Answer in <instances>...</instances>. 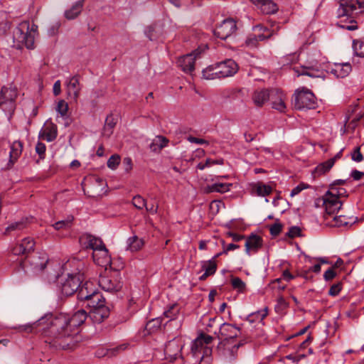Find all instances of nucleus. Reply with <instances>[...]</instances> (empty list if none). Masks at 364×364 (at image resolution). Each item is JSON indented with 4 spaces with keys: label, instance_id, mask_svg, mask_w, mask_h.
<instances>
[{
    "label": "nucleus",
    "instance_id": "nucleus-1",
    "mask_svg": "<svg viewBox=\"0 0 364 364\" xmlns=\"http://www.w3.org/2000/svg\"><path fill=\"white\" fill-rule=\"evenodd\" d=\"M43 317H46V321L43 327L40 328L46 336L53 338L54 339H73L74 336L77 335V332H73L70 328L67 314H60L53 316L51 314H46Z\"/></svg>",
    "mask_w": 364,
    "mask_h": 364
},
{
    "label": "nucleus",
    "instance_id": "nucleus-2",
    "mask_svg": "<svg viewBox=\"0 0 364 364\" xmlns=\"http://www.w3.org/2000/svg\"><path fill=\"white\" fill-rule=\"evenodd\" d=\"M37 28V26L32 25L30 28L28 21H23L16 28L14 33V39L22 46H25L28 49H33Z\"/></svg>",
    "mask_w": 364,
    "mask_h": 364
},
{
    "label": "nucleus",
    "instance_id": "nucleus-3",
    "mask_svg": "<svg viewBox=\"0 0 364 364\" xmlns=\"http://www.w3.org/2000/svg\"><path fill=\"white\" fill-rule=\"evenodd\" d=\"M48 262V257L46 253H38L29 257L28 260L26 259L19 261L17 272L38 274L45 269Z\"/></svg>",
    "mask_w": 364,
    "mask_h": 364
},
{
    "label": "nucleus",
    "instance_id": "nucleus-4",
    "mask_svg": "<svg viewBox=\"0 0 364 364\" xmlns=\"http://www.w3.org/2000/svg\"><path fill=\"white\" fill-rule=\"evenodd\" d=\"M18 91L16 87L3 86L0 91V110L3 111L9 118L16 109V100Z\"/></svg>",
    "mask_w": 364,
    "mask_h": 364
},
{
    "label": "nucleus",
    "instance_id": "nucleus-5",
    "mask_svg": "<svg viewBox=\"0 0 364 364\" xmlns=\"http://www.w3.org/2000/svg\"><path fill=\"white\" fill-rule=\"evenodd\" d=\"M77 297L78 300L85 301L87 306H95L100 299H103V296L97 291L95 284L90 281H86L80 284Z\"/></svg>",
    "mask_w": 364,
    "mask_h": 364
},
{
    "label": "nucleus",
    "instance_id": "nucleus-6",
    "mask_svg": "<svg viewBox=\"0 0 364 364\" xmlns=\"http://www.w3.org/2000/svg\"><path fill=\"white\" fill-rule=\"evenodd\" d=\"M342 203L341 200H338L335 196H332L330 192H326L322 198L316 199L315 205L318 207L321 204L324 207L325 213L323 218L326 222L331 219V217L341 209Z\"/></svg>",
    "mask_w": 364,
    "mask_h": 364
},
{
    "label": "nucleus",
    "instance_id": "nucleus-7",
    "mask_svg": "<svg viewBox=\"0 0 364 364\" xmlns=\"http://www.w3.org/2000/svg\"><path fill=\"white\" fill-rule=\"evenodd\" d=\"M316 97L308 89L303 88L297 90L293 95L292 103L296 109H314L316 107Z\"/></svg>",
    "mask_w": 364,
    "mask_h": 364
},
{
    "label": "nucleus",
    "instance_id": "nucleus-8",
    "mask_svg": "<svg viewBox=\"0 0 364 364\" xmlns=\"http://www.w3.org/2000/svg\"><path fill=\"white\" fill-rule=\"evenodd\" d=\"M84 280L83 274L80 271L68 273L67 278L61 283V292L65 296H71L78 291L80 284Z\"/></svg>",
    "mask_w": 364,
    "mask_h": 364
},
{
    "label": "nucleus",
    "instance_id": "nucleus-9",
    "mask_svg": "<svg viewBox=\"0 0 364 364\" xmlns=\"http://www.w3.org/2000/svg\"><path fill=\"white\" fill-rule=\"evenodd\" d=\"M364 12V0H341L338 9V16H353Z\"/></svg>",
    "mask_w": 364,
    "mask_h": 364
},
{
    "label": "nucleus",
    "instance_id": "nucleus-10",
    "mask_svg": "<svg viewBox=\"0 0 364 364\" xmlns=\"http://www.w3.org/2000/svg\"><path fill=\"white\" fill-rule=\"evenodd\" d=\"M100 287L105 291L117 292L122 287V283L120 280L119 274L118 272L108 274H105L100 277L98 281Z\"/></svg>",
    "mask_w": 364,
    "mask_h": 364
},
{
    "label": "nucleus",
    "instance_id": "nucleus-11",
    "mask_svg": "<svg viewBox=\"0 0 364 364\" xmlns=\"http://www.w3.org/2000/svg\"><path fill=\"white\" fill-rule=\"evenodd\" d=\"M90 311L89 312V317L93 323H100L105 319L109 317L110 310L108 306L105 305V299H100V301L97 303L95 306H89Z\"/></svg>",
    "mask_w": 364,
    "mask_h": 364
},
{
    "label": "nucleus",
    "instance_id": "nucleus-12",
    "mask_svg": "<svg viewBox=\"0 0 364 364\" xmlns=\"http://www.w3.org/2000/svg\"><path fill=\"white\" fill-rule=\"evenodd\" d=\"M207 48V46H204L203 48L199 47L193 52L181 56L177 61L178 66L181 70L187 73H191L194 70L195 60L199 56L202 51H204Z\"/></svg>",
    "mask_w": 364,
    "mask_h": 364
},
{
    "label": "nucleus",
    "instance_id": "nucleus-13",
    "mask_svg": "<svg viewBox=\"0 0 364 364\" xmlns=\"http://www.w3.org/2000/svg\"><path fill=\"white\" fill-rule=\"evenodd\" d=\"M215 65L220 79L233 76L239 69L237 63L232 59H227Z\"/></svg>",
    "mask_w": 364,
    "mask_h": 364
},
{
    "label": "nucleus",
    "instance_id": "nucleus-14",
    "mask_svg": "<svg viewBox=\"0 0 364 364\" xmlns=\"http://www.w3.org/2000/svg\"><path fill=\"white\" fill-rule=\"evenodd\" d=\"M236 22L232 18L225 19L214 31L216 37L225 40L236 31Z\"/></svg>",
    "mask_w": 364,
    "mask_h": 364
},
{
    "label": "nucleus",
    "instance_id": "nucleus-15",
    "mask_svg": "<svg viewBox=\"0 0 364 364\" xmlns=\"http://www.w3.org/2000/svg\"><path fill=\"white\" fill-rule=\"evenodd\" d=\"M34 247L35 241L33 239L26 237L13 247L12 252L15 255H28L34 250Z\"/></svg>",
    "mask_w": 364,
    "mask_h": 364
},
{
    "label": "nucleus",
    "instance_id": "nucleus-16",
    "mask_svg": "<svg viewBox=\"0 0 364 364\" xmlns=\"http://www.w3.org/2000/svg\"><path fill=\"white\" fill-rule=\"evenodd\" d=\"M357 217H346V215H333L331 219L326 220V225L332 227H350L357 221Z\"/></svg>",
    "mask_w": 364,
    "mask_h": 364
},
{
    "label": "nucleus",
    "instance_id": "nucleus-17",
    "mask_svg": "<svg viewBox=\"0 0 364 364\" xmlns=\"http://www.w3.org/2000/svg\"><path fill=\"white\" fill-rule=\"evenodd\" d=\"M286 97L284 93L279 90H271V97L269 100L272 103V107L280 112H285L287 108L285 105Z\"/></svg>",
    "mask_w": 364,
    "mask_h": 364
},
{
    "label": "nucleus",
    "instance_id": "nucleus-18",
    "mask_svg": "<svg viewBox=\"0 0 364 364\" xmlns=\"http://www.w3.org/2000/svg\"><path fill=\"white\" fill-rule=\"evenodd\" d=\"M87 314L84 309H80L75 312L71 316L67 315L68 324L73 332H78L77 327L82 325L87 319Z\"/></svg>",
    "mask_w": 364,
    "mask_h": 364
},
{
    "label": "nucleus",
    "instance_id": "nucleus-19",
    "mask_svg": "<svg viewBox=\"0 0 364 364\" xmlns=\"http://www.w3.org/2000/svg\"><path fill=\"white\" fill-rule=\"evenodd\" d=\"M267 308H265L263 311H258L255 314H251L249 315L246 319V323L244 324H242V326L245 328L248 331H252V324L253 323L256 322L257 324L255 326V327H257L258 326H262V320L267 316Z\"/></svg>",
    "mask_w": 364,
    "mask_h": 364
},
{
    "label": "nucleus",
    "instance_id": "nucleus-20",
    "mask_svg": "<svg viewBox=\"0 0 364 364\" xmlns=\"http://www.w3.org/2000/svg\"><path fill=\"white\" fill-rule=\"evenodd\" d=\"M92 257L94 262L99 266L107 268L111 265V257L105 247L93 252Z\"/></svg>",
    "mask_w": 364,
    "mask_h": 364
},
{
    "label": "nucleus",
    "instance_id": "nucleus-21",
    "mask_svg": "<svg viewBox=\"0 0 364 364\" xmlns=\"http://www.w3.org/2000/svg\"><path fill=\"white\" fill-rule=\"evenodd\" d=\"M264 14H272L278 11V6L272 0H250Z\"/></svg>",
    "mask_w": 364,
    "mask_h": 364
},
{
    "label": "nucleus",
    "instance_id": "nucleus-22",
    "mask_svg": "<svg viewBox=\"0 0 364 364\" xmlns=\"http://www.w3.org/2000/svg\"><path fill=\"white\" fill-rule=\"evenodd\" d=\"M245 252L247 255H250L251 252H256L262 246V238L255 234H251L246 239Z\"/></svg>",
    "mask_w": 364,
    "mask_h": 364
},
{
    "label": "nucleus",
    "instance_id": "nucleus-23",
    "mask_svg": "<svg viewBox=\"0 0 364 364\" xmlns=\"http://www.w3.org/2000/svg\"><path fill=\"white\" fill-rule=\"evenodd\" d=\"M297 76L300 75H308L309 77H317L315 74L312 73L311 70L318 71V63L317 60L308 61L306 65H303L301 68L294 67L293 68Z\"/></svg>",
    "mask_w": 364,
    "mask_h": 364
},
{
    "label": "nucleus",
    "instance_id": "nucleus-24",
    "mask_svg": "<svg viewBox=\"0 0 364 364\" xmlns=\"http://www.w3.org/2000/svg\"><path fill=\"white\" fill-rule=\"evenodd\" d=\"M241 328L237 327L232 324L224 323L220 328L219 333L222 338H234L238 336V333L240 332Z\"/></svg>",
    "mask_w": 364,
    "mask_h": 364
},
{
    "label": "nucleus",
    "instance_id": "nucleus-25",
    "mask_svg": "<svg viewBox=\"0 0 364 364\" xmlns=\"http://www.w3.org/2000/svg\"><path fill=\"white\" fill-rule=\"evenodd\" d=\"M82 86L80 83V76L75 75L72 77L67 83L68 94L75 100H77L80 95Z\"/></svg>",
    "mask_w": 364,
    "mask_h": 364
},
{
    "label": "nucleus",
    "instance_id": "nucleus-26",
    "mask_svg": "<svg viewBox=\"0 0 364 364\" xmlns=\"http://www.w3.org/2000/svg\"><path fill=\"white\" fill-rule=\"evenodd\" d=\"M200 265L204 273L199 277L200 281H205L208 277L213 275L217 270V263L214 259L201 261Z\"/></svg>",
    "mask_w": 364,
    "mask_h": 364
},
{
    "label": "nucleus",
    "instance_id": "nucleus-27",
    "mask_svg": "<svg viewBox=\"0 0 364 364\" xmlns=\"http://www.w3.org/2000/svg\"><path fill=\"white\" fill-rule=\"evenodd\" d=\"M270 97L271 90H257L253 92L252 100L257 107H262L267 100H269Z\"/></svg>",
    "mask_w": 364,
    "mask_h": 364
},
{
    "label": "nucleus",
    "instance_id": "nucleus-28",
    "mask_svg": "<svg viewBox=\"0 0 364 364\" xmlns=\"http://www.w3.org/2000/svg\"><path fill=\"white\" fill-rule=\"evenodd\" d=\"M47 318L42 316L41 318H39L37 321L33 323H28L26 325H22L18 326V329L20 332H26V333H38L41 332L42 331L40 330L42 327H43V325L45 324V322L46 321Z\"/></svg>",
    "mask_w": 364,
    "mask_h": 364
},
{
    "label": "nucleus",
    "instance_id": "nucleus-29",
    "mask_svg": "<svg viewBox=\"0 0 364 364\" xmlns=\"http://www.w3.org/2000/svg\"><path fill=\"white\" fill-rule=\"evenodd\" d=\"M278 29L279 26L277 27V30L275 31L274 29L270 30L261 24L256 25L253 27V31H258V34H256L257 42L270 38L277 33Z\"/></svg>",
    "mask_w": 364,
    "mask_h": 364
},
{
    "label": "nucleus",
    "instance_id": "nucleus-30",
    "mask_svg": "<svg viewBox=\"0 0 364 364\" xmlns=\"http://www.w3.org/2000/svg\"><path fill=\"white\" fill-rule=\"evenodd\" d=\"M40 135L47 141H53L56 139L58 135L57 126L53 122H46L45 128Z\"/></svg>",
    "mask_w": 364,
    "mask_h": 364
},
{
    "label": "nucleus",
    "instance_id": "nucleus-31",
    "mask_svg": "<svg viewBox=\"0 0 364 364\" xmlns=\"http://www.w3.org/2000/svg\"><path fill=\"white\" fill-rule=\"evenodd\" d=\"M193 355L196 357L202 354L200 358V364H211L212 362V349L208 346H203L198 348V351L195 353V350H192Z\"/></svg>",
    "mask_w": 364,
    "mask_h": 364
},
{
    "label": "nucleus",
    "instance_id": "nucleus-32",
    "mask_svg": "<svg viewBox=\"0 0 364 364\" xmlns=\"http://www.w3.org/2000/svg\"><path fill=\"white\" fill-rule=\"evenodd\" d=\"M10 148L9 162L14 164L22 153L23 143L20 141H15L11 144Z\"/></svg>",
    "mask_w": 364,
    "mask_h": 364
},
{
    "label": "nucleus",
    "instance_id": "nucleus-33",
    "mask_svg": "<svg viewBox=\"0 0 364 364\" xmlns=\"http://www.w3.org/2000/svg\"><path fill=\"white\" fill-rule=\"evenodd\" d=\"M84 0L76 1L73 6L65 11V16L68 20L75 18L82 11Z\"/></svg>",
    "mask_w": 364,
    "mask_h": 364
},
{
    "label": "nucleus",
    "instance_id": "nucleus-34",
    "mask_svg": "<svg viewBox=\"0 0 364 364\" xmlns=\"http://www.w3.org/2000/svg\"><path fill=\"white\" fill-rule=\"evenodd\" d=\"M351 71V65L350 63L336 64L334 68L332 69L331 73H333L337 77H345Z\"/></svg>",
    "mask_w": 364,
    "mask_h": 364
},
{
    "label": "nucleus",
    "instance_id": "nucleus-35",
    "mask_svg": "<svg viewBox=\"0 0 364 364\" xmlns=\"http://www.w3.org/2000/svg\"><path fill=\"white\" fill-rule=\"evenodd\" d=\"M168 140L163 136H156L149 145L150 149L154 152H159L167 146Z\"/></svg>",
    "mask_w": 364,
    "mask_h": 364
},
{
    "label": "nucleus",
    "instance_id": "nucleus-36",
    "mask_svg": "<svg viewBox=\"0 0 364 364\" xmlns=\"http://www.w3.org/2000/svg\"><path fill=\"white\" fill-rule=\"evenodd\" d=\"M127 242V249L131 252H136L139 250L144 245L143 240L139 238L136 235L129 237Z\"/></svg>",
    "mask_w": 364,
    "mask_h": 364
},
{
    "label": "nucleus",
    "instance_id": "nucleus-37",
    "mask_svg": "<svg viewBox=\"0 0 364 364\" xmlns=\"http://www.w3.org/2000/svg\"><path fill=\"white\" fill-rule=\"evenodd\" d=\"M232 183H215L212 185L208 186L207 192L208 193H225L230 191Z\"/></svg>",
    "mask_w": 364,
    "mask_h": 364
},
{
    "label": "nucleus",
    "instance_id": "nucleus-38",
    "mask_svg": "<svg viewBox=\"0 0 364 364\" xmlns=\"http://www.w3.org/2000/svg\"><path fill=\"white\" fill-rule=\"evenodd\" d=\"M202 77L203 79L208 80L220 79L215 63L203 69L202 71Z\"/></svg>",
    "mask_w": 364,
    "mask_h": 364
},
{
    "label": "nucleus",
    "instance_id": "nucleus-39",
    "mask_svg": "<svg viewBox=\"0 0 364 364\" xmlns=\"http://www.w3.org/2000/svg\"><path fill=\"white\" fill-rule=\"evenodd\" d=\"M117 124V120L113 114H109L105 119V124L103 129V135L109 137L113 133V129Z\"/></svg>",
    "mask_w": 364,
    "mask_h": 364
},
{
    "label": "nucleus",
    "instance_id": "nucleus-40",
    "mask_svg": "<svg viewBox=\"0 0 364 364\" xmlns=\"http://www.w3.org/2000/svg\"><path fill=\"white\" fill-rule=\"evenodd\" d=\"M212 341V336L205 334H201L200 336H199L195 340L192 346L191 350H195L196 348L195 353H196V352L198 351V348L205 346V345L210 343Z\"/></svg>",
    "mask_w": 364,
    "mask_h": 364
},
{
    "label": "nucleus",
    "instance_id": "nucleus-41",
    "mask_svg": "<svg viewBox=\"0 0 364 364\" xmlns=\"http://www.w3.org/2000/svg\"><path fill=\"white\" fill-rule=\"evenodd\" d=\"M87 247L92 249L93 252H95L105 246L101 239L89 235L87 236Z\"/></svg>",
    "mask_w": 364,
    "mask_h": 364
},
{
    "label": "nucleus",
    "instance_id": "nucleus-42",
    "mask_svg": "<svg viewBox=\"0 0 364 364\" xmlns=\"http://www.w3.org/2000/svg\"><path fill=\"white\" fill-rule=\"evenodd\" d=\"M336 159V156L328 159V161H325L324 163L319 164L315 168V173L318 175H321V174H323V173H326L327 171H328L334 165Z\"/></svg>",
    "mask_w": 364,
    "mask_h": 364
},
{
    "label": "nucleus",
    "instance_id": "nucleus-43",
    "mask_svg": "<svg viewBox=\"0 0 364 364\" xmlns=\"http://www.w3.org/2000/svg\"><path fill=\"white\" fill-rule=\"evenodd\" d=\"M255 191L259 196H265L269 195L272 191V187L262 183H258L255 185Z\"/></svg>",
    "mask_w": 364,
    "mask_h": 364
},
{
    "label": "nucleus",
    "instance_id": "nucleus-44",
    "mask_svg": "<svg viewBox=\"0 0 364 364\" xmlns=\"http://www.w3.org/2000/svg\"><path fill=\"white\" fill-rule=\"evenodd\" d=\"M27 221L28 219L26 218L11 224L6 228L5 234H8L12 231L21 230L24 229L26 227Z\"/></svg>",
    "mask_w": 364,
    "mask_h": 364
},
{
    "label": "nucleus",
    "instance_id": "nucleus-45",
    "mask_svg": "<svg viewBox=\"0 0 364 364\" xmlns=\"http://www.w3.org/2000/svg\"><path fill=\"white\" fill-rule=\"evenodd\" d=\"M73 220V216H69L66 220H60L55 223L53 225V227L57 230H67L71 227L72 223Z\"/></svg>",
    "mask_w": 364,
    "mask_h": 364
},
{
    "label": "nucleus",
    "instance_id": "nucleus-46",
    "mask_svg": "<svg viewBox=\"0 0 364 364\" xmlns=\"http://www.w3.org/2000/svg\"><path fill=\"white\" fill-rule=\"evenodd\" d=\"M353 49L357 56L364 58V40H353Z\"/></svg>",
    "mask_w": 364,
    "mask_h": 364
},
{
    "label": "nucleus",
    "instance_id": "nucleus-47",
    "mask_svg": "<svg viewBox=\"0 0 364 364\" xmlns=\"http://www.w3.org/2000/svg\"><path fill=\"white\" fill-rule=\"evenodd\" d=\"M327 192H330L332 196H335L338 200L342 196H347L346 190L343 188H335V185H330V188Z\"/></svg>",
    "mask_w": 364,
    "mask_h": 364
},
{
    "label": "nucleus",
    "instance_id": "nucleus-48",
    "mask_svg": "<svg viewBox=\"0 0 364 364\" xmlns=\"http://www.w3.org/2000/svg\"><path fill=\"white\" fill-rule=\"evenodd\" d=\"M231 284L233 289H237L239 292H243L246 287L245 283L239 277H232Z\"/></svg>",
    "mask_w": 364,
    "mask_h": 364
},
{
    "label": "nucleus",
    "instance_id": "nucleus-49",
    "mask_svg": "<svg viewBox=\"0 0 364 364\" xmlns=\"http://www.w3.org/2000/svg\"><path fill=\"white\" fill-rule=\"evenodd\" d=\"M129 347L128 343H122L121 345H119L114 348L107 349V356H114L124 350H125Z\"/></svg>",
    "mask_w": 364,
    "mask_h": 364
},
{
    "label": "nucleus",
    "instance_id": "nucleus-50",
    "mask_svg": "<svg viewBox=\"0 0 364 364\" xmlns=\"http://www.w3.org/2000/svg\"><path fill=\"white\" fill-rule=\"evenodd\" d=\"M179 313V308L177 304H173L169 307V309L164 311V314L166 318L173 320L176 318V316Z\"/></svg>",
    "mask_w": 364,
    "mask_h": 364
},
{
    "label": "nucleus",
    "instance_id": "nucleus-51",
    "mask_svg": "<svg viewBox=\"0 0 364 364\" xmlns=\"http://www.w3.org/2000/svg\"><path fill=\"white\" fill-rule=\"evenodd\" d=\"M56 111L61 115V117H66L68 111V103L63 100H60L58 102Z\"/></svg>",
    "mask_w": 364,
    "mask_h": 364
},
{
    "label": "nucleus",
    "instance_id": "nucleus-52",
    "mask_svg": "<svg viewBox=\"0 0 364 364\" xmlns=\"http://www.w3.org/2000/svg\"><path fill=\"white\" fill-rule=\"evenodd\" d=\"M161 326V322L158 318L152 319L147 322L146 325V330L149 333H152L154 331L159 329Z\"/></svg>",
    "mask_w": 364,
    "mask_h": 364
},
{
    "label": "nucleus",
    "instance_id": "nucleus-53",
    "mask_svg": "<svg viewBox=\"0 0 364 364\" xmlns=\"http://www.w3.org/2000/svg\"><path fill=\"white\" fill-rule=\"evenodd\" d=\"M132 204L137 209L142 210L144 207H146V201L141 196L137 195L132 198Z\"/></svg>",
    "mask_w": 364,
    "mask_h": 364
},
{
    "label": "nucleus",
    "instance_id": "nucleus-54",
    "mask_svg": "<svg viewBox=\"0 0 364 364\" xmlns=\"http://www.w3.org/2000/svg\"><path fill=\"white\" fill-rule=\"evenodd\" d=\"M342 288H343V282H338L333 284L330 287L329 291H328V294L331 296H338L339 294V293L341 292Z\"/></svg>",
    "mask_w": 364,
    "mask_h": 364
},
{
    "label": "nucleus",
    "instance_id": "nucleus-55",
    "mask_svg": "<svg viewBox=\"0 0 364 364\" xmlns=\"http://www.w3.org/2000/svg\"><path fill=\"white\" fill-rule=\"evenodd\" d=\"M286 235L289 238L300 237L301 235V230L298 226H292L289 228V231L286 233Z\"/></svg>",
    "mask_w": 364,
    "mask_h": 364
},
{
    "label": "nucleus",
    "instance_id": "nucleus-56",
    "mask_svg": "<svg viewBox=\"0 0 364 364\" xmlns=\"http://www.w3.org/2000/svg\"><path fill=\"white\" fill-rule=\"evenodd\" d=\"M120 163V157L118 155H112L107 161V166L112 169H115Z\"/></svg>",
    "mask_w": 364,
    "mask_h": 364
},
{
    "label": "nucleus",
    "instance_id": "nucleus-57",
    "mask_svg": "<svg viewBox=\"0 0 364 364\" xmlns=\"http://www.w3.org/2000/svg\"><path fill=\"white\" fill-rule=\"evenodd\" d=\"M351 159L355 162H361L363 160L364 157L360 152V146H357L354 149L353 151L351 153Z\"/></svg>",
    "mask_w": 364,
    "mask_h": 364
},
{
    "label": "nucleus",
    "instance_id": "nucleus-58",
    "mask_svg": "<svg viewBox=\"0 0 364 364\" xmlns=\"http://www.w3.org/2000/svg\"><path fill=\"white\" fill-rule=\"evenodd\" d=\"M282 230V225L279 223H275L269 227L270 234L276 237L279 235Z\"/></svg>",
    "mask_w": 364,
    "mask_h": 364
},
{
    "label": "nucleus",
    "instance_id": "nucleus-59",
    "mask_svg": "<svg viewBox=\"0 0 364 364\" xmlns=\"http://www.w3.org/2000/svg\"><path fill=\"white\" fill-rule=\"evenodd\" d=\"M46 146L45 144L38 141L36 145V151L39 155L41 159H44L46 154Z\"/></svg>",
    "mask_w": 364,
    "mask_h": 364
},
{
    "label": "nucleus",
    "instance_id": "nucleus-60",
    "mask_svg": "<svg viewBox=\"0 0 364 364\" xmlns=\"http://www.w3.org/2000/svg\"><path fill=\"white\" fill-rule=\"evenodd\" d=\"M245 44L248 47H256L258 44L256 34H250L245 41Z\"/></svg>",
    "mask_w": 364,
    "mask_h": 364
},
{
    "label": "nucleus",
    "instance_id": "nucleus-61",
    "mask_svg": "<svg viewBox=\"0 0 364 364\" xmlns=\"http://www.w3.org/2000/svg\"><path fill=\"white\" fill-rule=\"evenodd\" d=\"M337 274L334 270V267H332L327 269L323 274V279L325 281L328 282L332 280L336 277Z\"/></svg>",
    "mask_w": 364,
    "mask_h": 364
},
{
    "label": "nucleus",
    "instance_id": "nucleus-62",
    "mask_svg": "<svg viewBox=\"0 0 364 364\" xmlns=\"http://www.w3.org/2000/svg\"><path fill=\"white\" fill-rule=\"evenodd\" d=\"M309 186L305 185L304 183H300L291 190L290 196L291 197H294V196L299 194L301 191L304 190L305 188H307Z\"/></svg>",
    "mask_w": 364,
    "mask_h": 364
},
{
    "label": "nucleus",
    "instance_id": "nucleus-63",
    "mask_svg": "<svg viewBox=\"0 0 364 364\" xmlns=\"http://www.w3.org/2000/svg\"><path fill=\"white\" fill-rule=\"evenodd\" d=\"M252 336H253V335H251L250 336H249L246 338L240 340L237 344L232 346V350H235V351H237V350L240 347L244 346L245 343H247L248 342L252 341Z\"/></svg>",
    "mask_w": 364,
    "mask_h": 364
},
{
    "label": "nucleus",
    "instance_id": "nucleus-64",
    "mask_svg": "<svg viewBox=\"0 0 364 364\" xmlns=\"http://www.w3.org/2000/svg\"><path fill=\"white\" fill-rule=\"evenodd\" d=\"M364 176V173L361 172L360 171H358L356 169L353 170L350 173V176L355 180V181H359L362 178V177Z\"/></svg>",
    "mask_w": 364,
    "mask_h": 364
}]
</instances>
